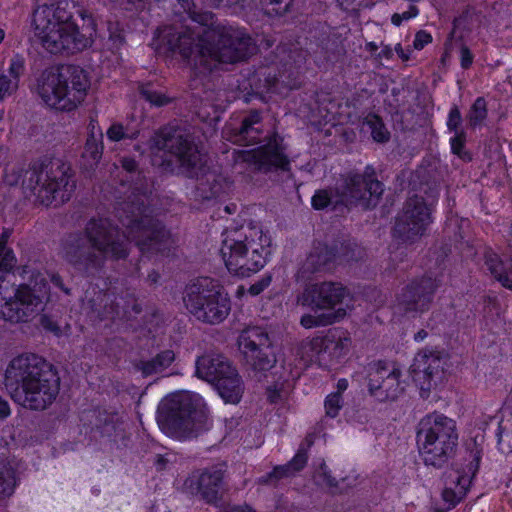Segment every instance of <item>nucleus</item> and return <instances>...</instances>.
Returning a JSON list of instances; mask_svg holds the SVG:
<instances>
[{"mask_svg":"<svg viewBox=\"0 0 512 512\" xmlns=\"http://www.w3.org/2000/svg\"><path fill=\"white\" fill-rule=\"evenodd\" d=\"M66 1L35 9L31 28L42 46L51 53L76 52L89 47L96 35L91 15L81 12L82 27L73 18Z\"/></svg>","mask_w":512,"mask_h":512,"instance_id":"nucleus-1","label":"nucleus"},{"mask_svg":"<svg viewBox=\"0 0 512 512\" xmlns=\"http://www.w3.org/2000/svg\"><path fill=\"white\" fill-rule=\"evenodd\" d=\"M174 36L171 28L158 30L152 45L159 52L178 53L187 65L200 72L220 63H234L244 58V53L238 48L240 43L236 44L214 29L204 30L203 37L196 44L192 34L178 36L177 43H174Z\"/></svg>","mask_w":512,"mask_h":512,"instance_id":"nucleus-2","label":"nucleus"},{"mask_svg":"<svg viewBox=\"0 0 512 512\" xmlns=\"http://www.w3.org/2000/svg\"><path fill=\"white\" fill-rule=\"evenodd\" d=\"M8 384H20L15 400L24 407L41 410L50 405L59 392V377L41 357L24 354L14 358L7 370Z\"/></svg>","mask_w":512,"mask_h":512,"instance_id":"nucleus-3","label":"nucleus"},{"mask_svg":"<svg viewBox=\"0 0 512 512\" xmlns=\"http://www.w3.org/2000/svg\"><path fill=\"white\" fill-rule=\"evenodd\" d=\"M455 420L437 412L425 415L418 423L416 443L419 455L427 466L443 467L458 445Z\"/></svg>","mask_w":512,"mask_h":512,"instance_id":"nucleus-4","label":"nucleus"},{"mask_svg":"<svg viewBox=\"0 0 512 512\" xmlns=\"http://www.w3.org/2000/svg\"><path fill=\"white\" fill-rule=\"evenodd\" d=\"M203 398L195 393L182 391L167 395L161 401L157 422L168 437L184 441L195 436L202 429L199 411Z\"/></svg>","mask_w":512,"mask_h":512,"instance_id":"nucleus-5","label":"nucleus"},{"mask_svg":"<svg viewBox=\"0 0 512 512\" xmlns=\"http://www.w3.org/2000/svg\"><path fill=\"white\" fill-rule=\"evenodd\" d=\"M89 87L87 73L73 68L68 78L53 70L45 71L38 79L36 91L47 106L71 111L84 100Z\"/></svg>","mask_w":512,"mask_h":512,"instance_id":"nucleus-6","label":"nucleus"},{"mask_svg":"<svg viewBox=\"0 0 512 512\" xmlns=\"http://www.w3.org/2000/svg\"><path fill=\"white\" fill-rule=\"evenodd\" d=\"M47 299V284L40 275L33 281V286L16 289L0 284V316L12 322L29 320L43 310Z\"/></svg>","mask_w":512,"mask_h":512,"instance_id":"nucleus-7","label":"nucleus"},{"mask_svg":"<svg viewBox=\"0 0 512 512\" xmlns=\"http://www.w3.org/2000/svg\"><path fill=\"white\" fill-rule=\"evenodd\" d=\"M184 304L197 319L207 323L222 322L230 311L229 298L217 281L203 278L189 286Z\"/></svg>","mask_w":512,"mask_h":512,"instance_id":"nucleus-8","label":"nucleus"},{"mask_svg":"<svg viewBox=\"0 0 512 512\" xmlns=\"http://www.w3.org/2000/svg\"><path fill=\"white\" fill-rule=\"evenodd\" d=\"M199 377L214 383L225 403H238L243 384L235 369L221 356H202L196 362Z\"/></svg>","mask_w":512,"mask_h":512,"instance_id":"nucleus-9","label":"nucleus"},{"mask_svg":"<svg viewBox=\"0 0 512 512\" xmlns=\"http://www.w3.org/2000/svg\"><path fill=\"white\" fill-rule=\"evenodd\" d=\"M28 188L36 196L37 200L45 205L53 201L64 202L69 199L74 189V182L66 173L64 167L57 166L55 169H43L39 172H31Z\"/></svg>","mask_w":512,"mask_h":512,"instance_id":"nucleus-10","label":"nucleus"},{"mask_svg":"<svg viewBox=\"0 0 512 512\" xmlns=\"http://www.w3.org/2000/svg\"><path fill=\"white\" fill-rule=\"evenodd\" d=\"M478 468L479 458L469 453L447 471L442 499L448 508L455 507L466 496Z\"/></svg>","mask_w":512,"mask_h":512,"instance_id":"nucleus-11","label":"nucleus"},{"mask_svg":"<svg viewBox=\"0 0 512 512\" xmlns=\"http://www.w3.org/2000/svg\"><path fill=\"white\" fill-rule=\"evenodd\" d=\"M401 376V369L395 363H372L368 370V391L378 401L395 400L404 391Z\"/></svg>","mask_w":512,"mask_h":512,"instance_id":"nucleus-12","label":"nucleus"},{"mask_svg":"<svg viewBox=\"0 0 512 512\" xmlns=\"http://www.w3.org/2000/svg\"><path fill=\"white\" fill-rule=\"evenodd\" d=\"M383 184L376 179L372 167H366L363 174L348 177L341 202L346 205H360L365 209L376 206L383 194Z\"/></svg>","mask_w":512,"mask_h":512,"instance_id":"nucleus-13","label":"nucleus"},{"mask_svg":"<svg viewBox=\"0 0 512 512\" xmlns=\"http://www.w3.org/2000/svg\"><path fill=\"white\" fill-rule=\"evenodd\" d=\"M280 61L278 76L267 75L265 86L269 92L284 95L289 90L297 89L301 85L305 56L301 51H279Z\"/></svg>","mask_w":512,"mask_h":512,"instance_id":"nucleus-14","label":"nucleus"},{"mask_svg":"<svg viewBox=\"0 0 512 512\" xmlns=\"http://www.w3.org/2000/svg\"><path fill=\"white\" fill-rule=\"evenodd\" d=\"M430 214V209L422 198H409L402 213L397 217L395 235L403 241H413L422 236L431 223Z\"/></svg>","mask_w":512,"mask_h":512,"instance_id":"nucleus-15","label":"nucleus"},{"mask_svg":"<svg viewBox=\"0 0 512 512\" xmlns=\"http://www.w3.org/2000/svg\"><path fill=\"white\" fill-rule=\"evenodd\" d=\"M436 288L437 285L431 278L412 281L397 295V309L406 314H417L427 311L432 303Z\"/></svg>","mask_w":512,"mask_h":512,"instance_id":"nucleus-16","label":"nucleus"},{"mask_svg":"<svg viewBox=\"0 0 512 512\" xmlns=\"http://www.w3.org/2000/svg\"><path fill=\"white\" fill-rule=\"evenodd\" d=\"M349 297L345 286L338 282H320L306 288L299 299L303 305L319 310H334Z\"/></svg>","mask_w":512,"mask_h":512,"instance_id":"nucleus-17","label":"nucleus"},{"mask_svg":"<svg viewBox=\"0 0 512 512\" xmlns=\"http://www.w3.org/2000/svg\"><path fill=\"white\" fill-rule=\"evenodd\" d=\"M91 245L106 257L121 258L127 253L126 237L111 227L107 221L93 222L88 227Z\"/></svg>","mask_w":512,"mask_h":512,"instance_id":"nucleus-18","label":"nucleus"},{"mask_svg":"<svg viewBox=\"0 0 512 512\" xmlns=\"http://www.w3.org/2000/svg\"><path fill=\"white\" fill-rule=\"evenodd\" d=\"M445 360L433 352H419L411 366L412 377L421 389L430 390L441 383L444 375Z\"/></svg>","mask_w":512,"mask_h":512,"instance_id":"nucleus-19","label":"nucleus"},{"mask_svg":"<svg viewBox=\"0 0 512 512\" xmlns=\"http://www.w3.org/2000/svg\"><path fill=\"white\" fill-rule=\"evenodd\" d=\"M221 254L228 271L240 278L250 277L256 263L246 258V244L235 234H228L223 240Z\"/></svg>","mask_w":512,"mask_h":512,"instance_id":"nucleus-20","label":"nucleus"},{"mask_svg":"<svg viewBox=\"0 0 512 512\" xmlns=\"http://www.w3.org/2000/svg\"><path fill=\"white\" fill-rule=\"evenodd\" d=\"M289 165L283 139L279 135L273 134L258 147V171H288Z\"/></svg>","mask_w":512,"mask_h":512,"instance_id":"nucleus-21","label":"nucleus"},{"mask_svg":"<svg viewBox=\"0 0 512 512\" xmlns=\"http://www.w3.org/2000/svg\"><path fill=\"white\" fill-rule=\"evenodd\" d=\"M351 343V338L347 332L334 330L323 338L312 339L309 346L317 352L318 360L323 359L321 354H328L330 358L338 359L348 353Z\"/></svg>","mask_w":512,"mask_h":512,"instance_id":"nucleus-22","label":"nucleus"},{"mask_svg":"<svg viewBox=\"0 0 512 512\" xmlns=\"http://www.w3.org/2000/svg\"><path fill=\"white\" fill-rule=\"evenodd\" d=\"M161 149H168L177 156L179 161L187 167H197L202 161L203 155L187 139H182L179 134L170 138H165Z\"/></svg>","mask_w":512,"mask_h":512,"instance_id":"nucleus-23","label":"nucleus"},{"mask_svg":"<svg viewBox=\"0 0 512 512\" xmlns=\"http://www.w3.org/2000/svg\"><path fill=\"white\" fill-rule=\"evenodd\" d=\"M351 259L352 257L345 252L338 253L334 248L319 245L309 255L307 262L315 270H319L322 268L329 269L331 263H342Z\"/></svg>","mask_w":512,"mask_h":512,"instance_id":"nucleus-24","label":"nucleus"},{"mask_svg":"<svg viewBox=\"0 0 512 512\" xmlns=\"http://www.w3.org/2000/svg\"><path fill=\"white\" fill-rule=\"evenodd\" d=\"M222 470L204 472L198 477L197 490L208 502H214L220 491Z\"/></svg>","mask_w":512,"mask_h":512,"instance_id":"nucleus-25","label":"nucleus"},{"mask_svg":"<svg viewBox=\"0 0 512 512\" xmlns=\"http://www.w3.org/2000/svg\"><path fill=\"white\" fill-rule=\"evenodd\" d=\"M18 466L15 459L0 462V500L13 495L18 485L16 476Z\"/></svg>","mask_w":512,"mask_h":512,"instance_id":"nucleus-26","label":"nucleus"},{"mask_svg":"<svg viewBox=\"0 0 512 512\" xmlns=\"http://www.w3.org/2000/svg\"><path fill=\"white\" fill-rule=\"evenodd\" d=\"M485 264L490 273L504 287L512 290V260L509 264H504L497 254L488 253Z\"/></svg>","mask_w":512,"mask_h":512,"instance_id":"nucleus-27","label":"nucleus"},{"mask_svg":"<svg viewBox=\"0 0 512 512\" xmlns=\"http://www.w3.org/2000/svg\"><path fill=\"white\" fill-rule=\"evenodd\" d=\"M278 350L267 334H258V370L272 368L277 361Z\"/></svg>","mask_w":512,"mask_h":512,"instance_id":"nucleus-28","label":"nucleus"},{"mask_svg":"<svg viewBox=\"0 0 512 512\" xmlns=\"http://www.w3.org/2000/svg\"><path fill=\"white\" fill-rule=\"evenodd\" d=\"M102 138L103 133L101 129L96 125H92L83 153V158L90 167L97 164L101 158L103 151Z\"/></svg>","mask_w":512,"mask_h":512,"instance_id":"nucleus-29","label":"nucleus"},{"mask_svg":"<svg viewBox=\"0 0 512 512\" xmlns=\"http://www.w3.org/2000/svg\"><path fill=\"white\" fill-rule=\"evenodd\" d=\"M307 460L308 455L306 448L300 447L293 459L286 466L275 468L271 473V476L276 478L289 476L295 472L300 471L306 465Z\"/></svg>","mask_w":512,"mask_h":512,"instance_id":"nucleus-30","label":"nucleus"},{"mask_svg":"<svg viewBox=\"0 0 512 512\" xmlns=\"http://www.w3.org/2000/svg\"><path fill=\"white\" fill-rule=\"evenodd\" d=\"M174 358L175 356L172 351H164L151 361L146 362L143 365V372L147 375L162 373L171 365Z\"/></svg>","mask_w":512,"mask_h":512,"instance_id":"nucleus-31","label":"nucleus"},{"mask_svg":"<svg viewBox=\"0 0 512 512\" xmlns=\"http://www.w3.org/2000/svg\"><path fill=\"white\" fill-rule=\"evenodd\" d=\"M256 329L253 327L245 329L238 338V348L240 353L247 360H254L256 352Z\"/></svg>","mask_w":512,"mask_h":512,"instance_id":"nucleus-32","label":"nucleus"},{"mask_svg":"<svg viewBox=\"0 0 512 512\" xmlns=\"http://www.w3.org/2000/svg\"><path fill=\"white\" fill-rule=\"evenodd\" d=\"M290 389L286 380L279 379L266 388V398L271 404L284 402L289 395Z\"/></svg>","mask_w":512,"mask_h":512,"instance_id":"nucleus-33","label":"nucleus"},{"mask_svg":"<svg viewBox=\"0 0 512 512\" xmlns=\"http://www.w3.org/2000/svg\"><path fill=\"white\" fill-rule=\"evenodd\" d=\"M487 116L486 101L482 97H478L468 114L469 125L472 127L479 126L485 120Z\"/></svg>","mask_w":512,"mask_h":512,"instance_id":"nucleus-34","label":"nucleus"},{"mask_svg":"<svg viewBox=\"0 0 512 512\" xmlns=\"http://www.w3.org/2000/svg\"><path fill=\"white\" fill-rule=\"evenodd\" d=\"M366 125L371 130L373 139L377 142H385L389 139V132L378 116L370 115L365 120Z\"/></svg>","mask_w":512,"mask_h":512,"instance_id":"nucleus-35","label":"nucleus"},{"mask_svg":"<svg viewBox=\"0 0 512 512\" xmlns=\"http://www.w3.org/2000/svg\"><path fill=\"white\" fill-rule=\"evenodd\" d=\"M129 233L134 235L135 233H141L142 235H147L150 237V245L157 244V235L156 231L151 225V221L148 219H141V221H134L129 224ZM135 238V236H133Z\"/></svg>","mask_w":512,"mask_h":512,"instance_id":"nucleus-36","label":"nucleus"},{"mask_svg":"<svg viewBox=\"0 0 512 512\" xmlns=\"http://www.w3.org/2000/svg\"><path fill=\"white\" fill-rule=\"evenodd\" d=\"M498 447L502 453H512V430L502 421L499 424Z\"/></svg>","mask_w":512,"mask_h":512,"instance_id":"nucleus-37","label":"nucleus"},{"mask_svg":"<svg viewBox=\"0 0 512 512\" xmlns=\"http://www.w3.org/2000/svg\"><path fill=\"white\" fill-rule=\"evenodd\" d=\"M263 7H271L267 13L281 16L285 14L292 5L294 0H260Z\"/></svg>","mask_w":512,"mask_h":512,"instance_id":"nucleus-38","label":"nucleus"},{"mask_svg":"<svg viewBox=\"0 0 512 512\" xmlns=\"http://www.w3.org/2000/svg\"><path fill=\"white\" fill-rule=\"evenodd\" d=\"M342 404H343V400H342V396L339 392H334V393L329 394L326 397V400L324 403L326 415L331 418L336 417L338 415L340 409L342 408Z\"/></svg>","mask_w":512,"mask_h":512,"instance_id":"nucleus-39","label":"nucleus"},{"mask_svg":"<svg viewBox=\"0 0 512 512\" xmlns=\"http://www.w3.org/2000/svg\"><path fill=\"white\" fill-rule=\"evenodd\" d=\"M419 15V9L416 4L410 3L407 10L394 13L391 16V23L397 27L401 26L403 22L416 18Z\"/></svg>","mask_w":512,"mask_h":512,"instance_id":"nucleus-40","label":"nucleus"},{"mask_svg":"<svg viewBox=\"0 0 512 512\" xmlns=\"http://www.w3.org/2000/svg\"><path fill=\"white\" fill-rule=\"evenodd\" d=\"M465 141H466L465 133L464 132H456L454 137H452L450 140L451 150L455 155H457L461 159H470L468 153L464 149Z\"/></svg>","mask_w":512,"mask_h":512,"instance_id":"nucleus-41","label":"nucleus"},{"mask_svg":"<svg viewBox=\"0 0 512 512\" xmlns=\"http://www.w3.org/2000/svg\"><path fill=\"white\" fill-rule=\"evenodd\" d=\"M7 235H3L0 242V270L9 271L15 263L12 251L5 246Z\"/></svg>","mask_w":512,"mask_h":512,"instance_id":"nucleus-42","label":"nucleus"},{"mask_svg":"<svg viewBox=\"0 0 512 512\" xmlns=\"http://www.w3.org/2000/svg\"><path fill=\"white\" fill-rule=\"evenodd\" d=\"M333 203L332 192L327 189H321L315 192L312 197V206L314 209L322 210Z\"/></svg>","mask_w":512,"mask_h":512,"instance_id":"nucleus-43","label":"nucleus"},{"mask_svg":"<svg viewBox=\"0 0 512 512\" xmlns=\"http://www.w3.org/2000/svg\"><path fill=\"white\" fill-rule=\"evenodd\" d=\"M25 70V60L20 55H14L9 63L8 73L10 80H18Z\"/></svg>","mask_w":512,"mask_h":512,"instance_id":"nucleus-44","label":"nucleus"},{"mask_svg":"<svg viewBox=\"0 0 512 512\" xmlns=\"http://www.w3.org/2000/svg\"><path fill=\"white\" fill-rule=\"evenodd\" d=\"M18 80H10L7 75H0V102L18 89Z\"/></svg>","mask_w":512,"mask_h":512,"instance_id":"nucleus-45","label":"nucleus"},{"mask_svg":"<svg viewBox=\"0 0 512 512\" xmlns=\"http://www.w3.org/2000/svg\"><path fill=\"white\" fill-rule=\"evenodd\" d=\"M40 323L45 330L52 332L56 336H62L67 333V325L61 326L55 320L46 315L40 317Z\"/></svg>","mask_w":512,"mask_h":512,"instance_id":"nucleus-46","label":"nucleus"},{"mask_svg":"<svg viewBox=\"0 0 512 512\" xmlns=\"http://www.w3.org/2000/svg\"><path fill=\"white\" fill-rule=\"evenodd\" d=\"M259 245L261 246V252L258 250V256L262 257L264 259L263 263H260L258 260V267L264 266L266 262L268 261L269 257L272 254V240L271 237L261 233L260 237L258 238Z\"/></svg>","mask_w":512,"mask_h":512,"instance_id":"nucleus-47","label":"nucleus"},{"mask_svg":"<svg viewBox=\"0 0 512 512\" xmlns=\"http://www.w3.org/2000/svg\"><path fill=\"white\" fill-rule=\"evenodd\" d=\"M377 0H337L339 5L347 11H354L373 5Z\"/></svg>","mask_w":512,"mask_h":512,"instance_id":"nucleus-48","label":"nucleus"},{"mask_svg":"<svg viewBox=\"0 0 512 512\" xmlns=\"http://www.w3.org/2000/svg\"><path fill=\"white\" fill-rule=\"evenodd\" d=\"M461 122H462V117H461L460 110L458 109L457 106L452 107L449 111L448 120H447L448 129L451 131H454L455 133L460 132L458 130V128H459Z\"/></svg>","mask_w":512,"mask_h":512,"instance_id":"nucleus-49","label":"nucleus"},{"mask_svg":"<svg viewBox=\"0 0 512 512\" xmlns=\"http://www.w3.org/2000/svg\"><path fill=\"white\" fill-rule=\"evenodd\" d=\"M432 42V36L425 30H420L415 34L413 47L416 50H422L426 45Z\"/></svg>","mask_w":512,"mask_h":512,"instance_id":"nucleus-50","label":"nucleus"},{"mask_svg":"<svg viewBox=\"0 0 512 512\" xmlns=\"http://www.w3.org/2000/svg\"><path fill=\"white\" fill-rule=\"evenodd\" d=\"M237 161L247 162L249 165L256 164V152L254 148L238 152Z\"/></svg>","mask_w":512,"mask_h":512,"instance_id":"nucleus-51","label":"nucleus"},{"mask_svg":"<svg viewBox=\"0 0 512 512\" xmlns=\"http://www.w3.org/2000/svg\"><path fill=\"white\" fill-rule=\"evenodd\" d=\"M107 137L112 141H119L125 137L124 129L120 124H113L107 131Z\"/></svg>","mask_w":512,"mask_h":512,"instance_id":"nucleus-52","label":"nucleus"},{"mask_svg":"<svg viewBox=\"0 0 512 512\" xmlns=\"http://www.w3.org/2000/svg\"><path fill=\"white\" fill-rule=\"evenodd\" d=\"M144 96L150 103H152L156 106L164 105L168 101L167 98L159 92L145 91Z\"/></svg>","mask_w":512,"mask_h":512,"instance_id":"nucleus-53","label":"nucleus"},{"mask_svg":"<svg viewBox=\"0 0 512 512\" xmlns=\"http://www.w3.org/2000/svg\"><path fill=\"white\" fill-rule=\"evenodd\" d=\"M460 61L463 69H468L473 63V54L470 49L466 46L461 47L460 50Z\"/></svg>","mask_w":512,"mask_h":512,"instance_id":"nucleus-54","label":"nucleus"},{"mask_svg":"<svg viewBox=\"0 0 512 512\" xmlns=\"http://www.w3.org/2000/svg\"><path fill=\"white\" fill-rule=\"evenodd\" d=\"M300 323L303 327L308 329L318 327L323 324L320 317H316L310 314L302 316Z\"/></svg>","mask_w":512,"mask_h":512,"instance_id":"nucleus-55","label":"nucleus"},{"mask_svg":"<svg viewBox=\"0 0 512 512\" xmlns=\"http://www.w3.org/2000/svg\"><path fill=\"white\" fill-rule=\"evenodd\" d=\"M250 132H253L252 126L248 121H245L242 125L240 134L238 135L236 142H241L245 139L246 135H248Z\"/></svg>","mask_w":512,"mask_h":512,"instance_id":"nucleus-56","label":"nucleus"},{"mask_svg":"<svg viewBox=\"0 0 512 512\" xmlns=\"http://www.w3.org/2000/svg\"><path fill=\"white\" fill-rule=\"evenodd\" d=\"M10 413L8 403L0 398V417H6Z\"/></svg>","mask_w":512,"mask_h":512,"instance_id":"nucleus-57","label":"nucleus"},{"mask_svg":"<svg viewBox=\"0 0 512 512\" xmlns=\"http://www.w3.org/2000/svg\"><path fill=\"white\" fill-rule=\"evenodd\" d=\"M314 435L313 434H308L303 442V444L300 446V447H304L306 448V451L313 445L314 443Z\"/></svg>","mask_w":512,"mask_h":512,"instance_id":"nucleus-58","label":"nucleus"},{"mask_svg":"<svg viewBox=\"0 0 512 512\" xmlns=\"http://www.w3.org/2000/svg\"><path fill=\"white\" fill-rule=\"evenodd\" d=\"M18 178H19V175L18 174H15V175H12L10 176L8 173L5 175L4 177V180L6 183H8L9 185H14V184H17L18 183Z\"/></svg>","mask_w":512,"mask_h":512,"instance_id":"nucleus-59","label":"nucleus"},{"mask_svg":"<svg viewBox=\"0 0 512 512\" xmlns=\"http://www.w3.org/2000/svg\"><path fill=\"white\" fill-rule=\"evenodd\" d=\"M348 387V381L346 379H339L337 382V392L341 394V392L345 391Z\"/></svg>","mask_w":512,"mask_h":512,"instance_id":"nucleus-60","label":"nucleus"},{"mask_svg":"<svg viewBox=\"0 0 512 512\" xmlns=\"http://www.w3.org/2000/svg\"><path fill=\"white\" fill-rule=\"evenodd\" d=\"M350 309V307L347 305L346 308L339 307L336 309L335 318H343L347 311Z\"/></svg>","mask_w":512,"mask_h":512,"instance_id":"nucleus-61","label":"nucleus"},{"mask_svg":"<svg viewBox=\"0 0 512 512\" xmlns=\"http://www.w3.org/2000/svg\"><path fill=\"white\" fill-rule=\"evenodd\" d=\"M271 278L267 277L263 279L261 282H258V293H260L264 288H266L270 284Z\"/></svg>","mask_w":512,"mask_h":512,"instance_id":"nucleus-62","label":"nucleus"},{"mask_svg":"<svg viewBox=\"0 0 512 512\" xmlns=\"http://www.w3.org/2000/svg\"><path fill=\"white\" fill-rule=\"evenodd\" d=\"M395 51L399 55V57H401L403 60L407 61L409 59V56L404 53L403 48L401 47L400 44H398L395 47Z\"/></svg>","mask_w":512,"mask_h":512,"instance_id":"nucleus-63","label":"nucleus"},{"mask_svg":"<svg viewBox=\"0 0 512 512\" xmlns=\"http://www.w3.org/2000/svg\"><path fill=\"white\" fill-rule=\"evenodd\" d=\"M427 337V332L425 330H420L414 336V339L418 342L423 341Z\"/></svg>","mask_w":512,"mask_h":512,"instance_id":"nucleus-64","label":"nucleus"}]
</instances>
